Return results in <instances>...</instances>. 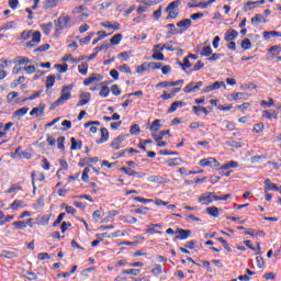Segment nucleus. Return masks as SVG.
<instances>
[{"instance_id": "nucleus-1", "label": "nucleus", "mask_w": 281, "mask_h": 281, "mask_svg": "<svg viewBox=\"0 0 281 281\" xmlns=\"http://www.w3.org/2000/svg\"><path fill=\"white\" fill-rule=\"evenodd\" d=\"M41 32L40 31H23L21 33V41H31L27 42L24 47H26V49H34V47H36L38 45V43H41Z\"/></svg>"}, {"instance_id": "nucleus-2", "label": "nucleus", "mask_w": 281, "mask_h": 281, "mask_svg": "<svg viewBox=\"0 0 281 281\" xmlns=\"http://www.w3.org/2000/svg\"><path fill=\"white\" fill-rule=\"evenodd\" d=\"M74 89L72 85L64 86L61 88L60 97L50 105V111H54L56 106H60V104H65L67 100H71V90Z\"/></svg>"}, {"instance_id": "nucleus-3", "label": "nucleus", "mask_w": 281, "mask_h": 281, "mask_svg": "<svg viewBox=\"0 0 281 281\" xmlns=\"http://www.w3.org/2000/svg\"><path fill=\"white\" fill-rule=\"evenodd\" d=\"M71 27V18L69 15H60L55 20V34L60 35L63 30H69Z\"/></svg>"}, {"instance_id": "nucleus-4", "label": "nucleus", "mask_w": 281, "mask_h": 281, "mask_svg": "<svg viewBox=\"0 0 281 281\" xmlns=\"http://www.w3.org/2000/svg\"><path fill=\"white\" fill-rule=\"evenodd\" d=\"M179 5H181V0H175L167 5L165 9V12L168 14L166 16V21H170L179 16Z\"/></svg>"}, {"instance_id": "nucleus-5", "label": "nucleus", "mask_w": 281, "mask_h": 281, "mask_svg": "<svg viewBox=\"0 0 281 281\" xmlns=\"http://www.w3.org/2000/svg\"><path fill=\"white\" fill-rule=\"evenodd\" d=\"M191 25H192V20L184 19V20L177 23V27H179V30H170L168 32V34H169V36H175L177 34H183V32H188V29Z\"/></svg>"}, {"instance_id": "nucleus-6", "label": "nucleus", "mask_w": 281, "mask_h": 281, "mask_svg": "<svg viewBox=\"0 0 281 281\" xmlns=\"http://www.w3.org/2000/svg\"><path fill=\"white\" fill-rule=\"evenodd\" d=\"M199 166H201L202 168H218L221 166V162H218V160H216V158H203L199 161Z\"/></svg>"}, {"instance_id": "nucleus-7", "label": "nucleus", "mask_w": 281, "mask_h": 281, "mask_svg": "<svg viewBox=\"0 0 281 281\" xmlns=\"http://www.w3.org/2000/svg\"><path fill=\"white\" fill-rule=\"evenodd\" d=\"M221 87H223L224 89H227L225 81H215L214 83L206 86L204 89H202L201 93H212V91H218Z\"/></svg>"}, {"instance_id": "nucleus-8", "label": "nucleus", "mask_w": 281, "mask_h": 281, "mask_svg": "<svg viewBox=\"0 0 281 281\" xmlns=\"http://www.w3.org/2000/svg\"><path fill=\"white\" fill-rule=\"evenodd\" d=\"M216 201V195L213 192H205L202 196L199 198V203L201 205H210Z\"/></svg>"}, {"instance_id": "nucleus-9", "label": "nucleus", "mask_w": 281, "mask_h": 281, "mask_svg": "<svg viewBox=\"0 0 281 281\" xmlns=\"http://www.w3.org/2000/svg\"><path fill=\"white\" fill-rule=\"evenodd\" d=\"M250 95L251 94L247 92H233L227 95V100H229V102L232 101L236 102L238 100H249Z\"/></svg>"}, {"instance_id": "nucleus-10", "label": "nucleus", "mask_w": 281, "mask_h": 281, "mask_svg": "<svg viewBox=\"0 0 281 281\" xmlns=\"http://www.w3.org/2000/svg\"><path fill=\"white\" fill-rule=\"evenodd\" d=\"M201 87H203V81L190 82L183 88V91L184 93H194L199 91Z\"/></svg>"}, {"instance_id": "nucleus-11", "label": "nucleus", "mask_w": 281, "mask_h": 281, "mask_svg": "<svg viewBox=\"0 0 281 281\" xmlns=\"http://www.w3.org/2000/svg\"><path fill=\"white\" fill-rule=\"evenodd\" d=\"M176 234H178L175 237L176 240H188L190 238V236H192V231L183 229V228H177Z\"/></svg>"}, {"instance_id": "nucleus-12", "label": "nucleus", "mask_w": 281, "mask_h": 281, "mask_svg": "<svg viewBox=\"0 0 281 281\" xmlns=\"http://www.w3.org/2000/svg\"><path fill=\"white\" fill-rule=\"evenodd\" d=\"M101 80H104V76L100 74H92L89 78L83 80V85L85 87H89V85H93V82H101Z\"/></svg>"}, {"instance_id": "nucleus-13", "label": "nucleus", "mask_w": 281, "mask_h": 281, "mask_svg": "<svg viewBox=\"0 0 281 281\" xmlns=\"http://www.w3.org/2000/svg\"><path fill=\"white\" fill-rule=\"evenodd\" d=\"M236 38H238V31H236L234 29H229L228 31H226V33L224 35V41H226V43L236 41Z\"/></svg>"}, {"instance_id": "nucleus-14", "label": "nucleus", "mask_w": 281, "mask_h": 281, "mask_svg": "<svg viewBox=\"0 0 281 281\" xmlns=\"http://www.w3.org/2000/svg\"><path fill=\"white\" fill-rule=\"evenodd\" d=\"M265 188L263 191L265 192H270V190H273L274 192H280V188H278V184L271 182V179H266L265 180Z\"/></svg>"}, {"instance_id": "nucleus-15", "label": "nucleus", "mask_w": 281, "mask_h": 281, "mask_svg": "<svg viewBox=\"0 0 281 281\" xmlns=\"http://www.w3.org/2000/svg\"><path fill=\"white\" fill-rule=\"evenodd\" d=\"M30 115H36L37 117H41V115H45V104L40 103L37 108H33L30 112Z\"/></svg>"}, {"instance_id": "nucleus-16", "label": "nucleus", "mask_w": 281, "mask_h": 281, "mask_svg": "<svg viewBox=\"0 0 281 281\" xmlns=\"http://www.w3.org/2000/svg\"><path fill=\"white\" fill-rule=\"evenodd\" d=\"M124 139H126L125 135H119L117 137H115L112 143L110 144V146L114 149V150H120V146H122V142H124Z\"/></svg>"}, {"instance_id": "nucleus-17", "label": "nucleus", "mask_w": 281, "mask_h": 281, "mask_svg": "<svg viewBox=\"0 0 281 281\" xmlns=\"http://www.w3.org/2000/svg\"><path fill=\"white\" fill-rule=\"evenodd\" d=\"M168 168H175L176 166H183V159L181 158H169L165 161Z\"/></svg>"}, {"instance_id": "nucleus-18", "label": "nucleus", "mask_w": 281, "mask_h": 281, "mask_svg": "<svg viewBox=\"0 0 281 281\" xmlns=\"http://www.w3.org/2000/svg\"><path fill=\"white\" fill-rule=\"evenodd\" d=\"M103 49H109V45L102 44L100 46H97L94 48V52L90 56L86 57V60H93V58H97L98 54H100V52H102Z\"/></svg>"}, {"instance_id": "nucleus-19", "label": "nucleus", "mask_w": 281, "mask_h": 281, "mask_svg": "<svg viewBox=\"0 0 281 281\" xmlns=\"http://www.w3.org/2000/svg\"><path fill=\"white\" fill-rule=\"evenodd\" d=\"M157 228H161V224H149L147 229H145V234H159L161 236V231H156Z\"/></svg>"}, {"instance_id": "nucleus-20", "label": "nucleus", "mask_w": 281, "mask_h": 281, "mask_svg": "<svg viewBox=\"0 0 281 281\" xmlns=\"http://www.w3.org/2000/svg\"><path fill=\"white\" fill-rule=\"evenodd\" d=\"M265 41H269L270 38L281 37V32L278 31H265L262 33Z\"/></svg>"}, {"instance_id": "nucleus-21", "label": "nucleus", "mask_w": 281, "mask_h": 281, "mask_svg": "<svg viewBox=\"0 0 281 281\" xmlns=\"http://www.w3.org/2000/svg\"><path fill=\"white\" fill-rule=\"evenodd\" d=\"M183 106H186V102L183 101H175L173 103H171V106L167 110V113H175V111H177V109H183Z\"/></svg>"}, {"instance_id": "nucleus-22", "label": "nucleus", "mask_w": 281, "mask_h": 281, "mask_svg": "<svg viewBox=\"0 0 281 281\" xmlns=\"http://www.w3.org/2000/svg\"><path fill=\"white\" fill-rule=\"evenodd\" d=\"M20 207H27V204L23 202V200H14L10 204V210H12L13 212H16V210H19Z\"/></svg>"}, {"instance_id": "nucleus-23", "label": "nucleus", "mask_w": 281, "mask_h": 281, "mask_svg": "<svg viewBox=\"0 0 281 281\" xmlns=\"http://www.w3.org/2000/svg\"><path fill=\"white\" fill-rule=\"evenodd\" d=\"M60 1H63V0H45L43 8L45 10H54V8H56V5H58V3H60Z\"/></svg>"}, {"instance_id": "nucleus-24", "label": "nucleus", "mask_w": 281, "mask_h": 281, "mask_svg": "<svg viewBox=\"0 0 281 281\" xmlns=\"http://www.w3.org/2000/svg\"><path fill=\"white\" fill-rule=\"evenodd\" d=\"M56 85V75H48L46 77V93Z\"/></svg>"}, {"instance_id": "nucleus-25", "label": "nucleus", "mask_w": 281, "mask_h": 281, "mask_svg": "<svg viewBox=\"0 0 281 281\" xmlns=\"http://www.w3.org/2000/svg\"><path fill=\"white\" fill-rule=\"evenodd\" d=\"M262 117H265L266 120H278V112H276L274 110H265L262 112Z\"/></svg>"}, {"instance_id": "nucleus-26", "label": "nucleus", "mask_w": 281, "mask_h": 281, "mask_svg": "<svg viewBox=\"0 0 281 281\" xmlns=\"http://www.w3.org/2000/svg\"><path fill=\"white\" fill-rule=\"evenodd\" d=\"M70 150H80L82 148V140L76 139V137L70 138Z\"/></svg>"}, {"instance_id": "nucleus-27", "label": "nucleus", "mask_w": 281, "mask_h": 281, "mask_svg": "<svg viewBox=\"0 0 281 281\" xmlns=\"http://www.w3.org/2000/svg\"><path fill=\"white\" fill-rule=\"evenodd\" d=\"M105 142H109V130H106V127H102L101 137L97 140V144H105Z\"/></svg>"}, {"instance_id": "nucleus-28", "label": "nucleus", "mask_w": 281, "mask_h": 281, "mask_svg": "<svg viewBox=\"0 0 281 281\" xmlns=\"http://www.w3.org/2000/svg\"><path fill=\"white\" fill-rule=\"evenodd\" d=\"M218 212H221V209L216 206H210L206 209V214H209V216H212L213 218H218Z\"/></svg>"}, {"instance_id": "nucleus-29", "label": "nucleus", "mask_w": 281, "mask_h": 281, "mask_svg": "<svg viewBox=\"0 0 281 281\" xmlns=\"http://www.w3.org/2000/svg\"><path fill=\"white\" fill-rule=\"evenodd\" d=\"M177 65H179V67H181V69L183 71H186V69H190V67H192V63H190V57H188V56L183 58V63L177 61Z\"/></svg>"}, {"instance_id": "nucleus-30", "label": "nucleus", "mask_w": 281, "mask_h": 281, "mask_svg": "<svg viewBox=\"0 0 281 281\" xmlns=\"http://www.w3.org/2000/svg\"><path fill=\"white\" fill-rule=\"evenodd\" d=\"M245 235L246 236H252V237H255V236L262 237V236H265V233H263V231H257V229H254V228H248L246 231Z\"/></svg>"}, {"instance_id": "nucleus-31", "label": "nucleus", "mask_w": 281, "mask_h": 281, "mask_svg": "<svg viewBox=\"0 0 281 281\" xmlns=\"http://www.w3.org/2000/svg\"><path fill=\"white\" fill-rule=\"evenodd\" d=\"M229 168H238V161L229 160L228 162L221 166V170H229Z\"/></svg>"}, {"instance_id": "nucleus-32", "label": "nucleus", "mask_w": 281, "mask_h": 281, "mask_svg": "<svg viewBox=\"0 0 281 281\" xmlns=\"http://www.w3.org/2000/svg\"><path fill=\"white\" fill-rule=\"evenodd\" d=\"M101 90L99 92V95L101 98H109V93H111V89H109L106 86H104V82L100 83Z\"/></svg>"}, {"instance_id": "nucleus-33", "label": "nucleus", "mask_w": 281, "mask_h": 281, "mask_svg": "<svg viewBox=\"0 0 281 281\" xmlns=\"http://www.w3.org/2000/svg\"><path fill=\"white\" fill-rule=\"evenodd\" d=\"M42 31L45 34V36H49V34L52 33V30L54 27V23L48 22L46 24H42Z\"/></svg>"}, {"instance_id": "nucleus-34", "label": "nucleus", "mask_w": 281, "mask_h": 281, "mask_svg": "<svg viewBox=\"0 0 281 281\" xmlns=\"http://www.w3.org/2000/svg\"><path fill=\"white\" fill-rule=\"evenodd\" d=\"M54 69H57L59 71V74H67V71H69V65L55 64Z\"/></svg>"}, {"instance_id": "nucleus-35", "label": "nucleus", "mask_w": 281, "mask_h": 281, "mask_svg": "<svg viewBox=\"0 0 281 281\" xmlns=\"http://www.w3.org/2000/svg\"><path fill=\"white\" fill-rule=\"evenodd\" d=\"M122 276H134L137 277L139 276V273H142V270L139 269H127V270H123Z\"/></svg>"}, {"instance_id": "nucleus-36", "label": "nucleus", "mask_w": 281, "mask_h": 281, "mask_svg": "<svg viewBox=\"0 0 281 281\" xmlns=\"http://www.w3.org/2000/svg\"><path fill=\"white\" fill-rule=\"evenodd\" d=\"M78 71L81 76H87L89 74V64L82 63L78 66Z\"/></svg>"}, {"instance_id": "nucleus-37", "label": "nucleus", "mask_w": 281, "mask_h": 281, "mask_svg": "<svg viewBox=\"0 0 281 281\" xmlns=\"http://www.w3.org/2000/svg\"><path fill=\"white\" fill-rule=\"evenodd\" d=\"M1 257L2 258H8L9 260H12L16 258V252L11 251V250H2L1 251Z\"/></svg>"}, {"instance_id": "nucleus-38", "label": "nucleus", "mask_w": 281, "mask_h": 281, "mask_svg": "<svg viewBox=\"0 0 281 281\" xmlns=\"http://www.w3.org/2000/svg\"><path fill=\"white\" fill-rule=\"evenodd\" d=\"M159 128H161V120L156 119L153 121L151 125L149 126V131L157 132L159 131Z\"/></svg>"}, {"instance_id": "nucleus-39", "label": "nucleus", "mask_w": 281, "mask_h": 281, "mask_svg": "<svg viewBox=\"0 0 281 281\" xmlns=\"http://www.w3.org/2000/svg\"><path fill=\"white\" fill-rule=\"evenodd\" d=\"M256 8H258V3H256V1L255 2L248 1L244 5L243 10H244V12H249L251 10H256Z\"/></svg>"}, {"instance_id": "nucleus-40", "label": "nucleus", "mask_w": 281, "mask_h": 281, "mask_svg": "<svg viewBox=\"0 0 281 281\" xmlns=\"http://www.w3.org/2000/svg\"><path fill=\"white\" fill-rule=\"evenodd\" d=\"M250 21H251V25H258L259 23H267V20L262 21V14H256L255 16L251 18Z\"/></svg>"}, {"instance_id": "nucleus-41", "label": "nucleus", "mask_w": 281, "mask_h": 281, "mask_svg": "<svg viewBox=\"0 0 281 281\" xmlns=\"http://www.w3.org/2000/svg\"><path fill=\"white\" fill-rule=\"evenodd\" d=\"M93 36H95V32L89 33L86 37L81 38L79 41V43H81V45H89V43H91V38H93Z\"/></svg>"}, {"instance_id": "nucleus-42", "label": "nucleus", "mask_w": 281, "mask_h": 281, "mask_svg": "<svg viewBox=\"0 0 281 281\" xmlns=\"http://www.w3.org/2000/svg\"><path fill=\"white\" fill-rule=\"evenodd\" d=\"M226 146H229L231 148H243V142H240V140H227Z\"/></svg>"}, {"instance_id": "nucleus-43", "label": "nucleus", "mask_w": 281, "mask_h": 281, "mask_svg": "<svg viewBox=\"0 0 281 281\" xmlns=\"http://www.w3.org/2000/svg\"><path fill=\"white\" fill-rule=\"evenodd\" d=\"M18 98H19V92L16 91H12L7 95L8 102H19Z\"/></svg>"}, {"instance_id": "nucleus-44", "label": "nucleus", "mask_w": 281, "mask_h": 281, "mask_svg": "<svg viewBox=\"0 0 281 281\" xmlns=\"http://www.w3.org/2000/svg\"><path fill=\"white\" fill-rule=\"evenodd\" d=\"M12 225L15 229H25L27 227V224L24 221H15Z\"/></svg>"}, {"instance_id": "nucleus-45", "label": "nucleus", "mask_w": 281, "mask_h": 281, "mask_svg": "<svg viewBox=\"0 0 281 281\" xmlns=\"http://www.w3.org/2000/svg\"><path fill=\"white\" fill-rule=\"evenodd\" d=\"M27 111H30V108L23 106V108L16 110V111L14 112V115H15L16 117H23V115H27Z\"/></svg>"}, {"instance_id": "nucleus-46", "label": "nucleus", "mask_w": 281, "mask_h": 281, "mask_svg": "<svg viewBox=\"0 0 281 281\" xmlns=\"http://www.w3.org/2000/svg\"><path fill=\"white\" fill-rule=\"evenodd\" d=\"M217 240H218V243H221L223 245L224 249L226 251H228V254H232V247H229V243H227V240H225V238L218 237Z\"/></svg>"}, {"instance_id": "nucleus-47", "label": "nucleus", "mask_w": 281, "mask_h": 281, "mask_svg": "<svg viewBox=\"0 0 281 281\" xmlns=\"http://www.w3.org/2000/svg\"><path fill=\"white\" fill-rule=\"evenodd\" d=\"M119 71H122L123 74H127L128 76H133V71L131 70V67H128V65L126 64L119 66Z\"/></svg>"}, {"instance_id": "nucleus-48", "label": "nucleus", "mask_w": 281, "mask_h": 281, "mask_svg": "<svg viewBox=\"0 0 281 281\" xmlns=\"http://www.w3.org/2000/svg\"><path fill=\"white\" fill-rule=\"evenodd\" d=\"M166 47H171V49H167V52H177L179 49V43L170 41L166 44Z\"/></svg>"}, {"instance_id": "nucleus-49", "label": "nucleus", "mask_w": 281, "mask_h": 281, "mask_svg": "<svg viewBox=\"0 0 281 281\" xmlns=\"http://www.w3.org/2000/svg\"><path fill=\"white\" fill-rule=\"evenodd\" d=\"M200 56L209 57L212 56V46H203Z\"/></svg>"}, {"instance_id": "nucleus-50", "label": "nucleus", "mask_w": 281, "mask_h": 281, "mask_svg": "<svg viewBox=\"0 0 281 281\" xmlns=\"http://www.w3.org/2000/svg\"><path fill=\"white\" fill-rule=\"evenodd\" d=\"M150 273H153V276H161V273H164V267L156 265V267L150 270Z\"/></svg>"}, {"instance_id": "nucleus-51", "label": "nucleus", "mask_w": 281, "mask_h": 281, "mask_svg": "<svg viewBox=\"0 0 281 281\" xmlns=\"http://www.w3.org/2000/svg\"><path fill=\"white\" fill-rule=\"evenodd\" d=\"M132 199L133 201H137V203H153V199H145V198H142V196H135V195H132Z\"/></svg>"}, {"instance_id": "nucleus-52", "label": "nucleus", "mask_w": 281, "mask_h": 281, "mask_svg": "<svg viewBox=\"0 0 281 281\" xmlns=\"http://www.w3.org/2000/svg\"><path fill=\"white\" fill-rule=\"evenodd\" d=\"M110 43L111 45H120V43H122V34H115L114 36H112Z\"/></svg>"}, {"instance_id": "nucleus-53", "label": "nucleus", "mask_w": 281, "mask_h": 281, "mask_svg": "<svg viewBox=\"0 0 281 281\" xmlns=\"http://www.w3.org/2000/svg\"><path fill=\"white\" fill-rule=\"evenodd\" d=\"M151 58L154 60H166V56L161 52L154 50V54L151 55Z\"/></svg>"}, {"instance_id": "nucleus-54", "label": "nucleus", "mask_w": 281, "mask_h": 281, "mask_svg": "<svg viewBox=\"0 0 281 281\" xmlns=\"http://www.w3.org/2000/svg\"><path fill=\"white\" fill-rule=\"evenodd\" d=\"M121 172H124V175H127V177H135V170L128 167H121Z\"/></svg>"}, {"instance_id": "nucleus-55", "label": "nucleus", "mask_w": 281, "mask_h": 281, "mask_svg": "<svg viewBox=\"0 0 281 281\" xmlns=\"http://www.w3.org/2000/svg\"><path fill=\"white\" fill-rule=\"evenodd\" d=\"M241 49L249 50L251 49V40L245 38L241 41Z\"/></svg>"}, {"instance_id": "nucleus-56", "label": "nucleus", "mask_w": 281, "mask_h": 281, "mask_svg": "<svg viewBox=\"0 0 281 281\" xmlns=\"http://www.w3.org/2000/svg\"><path fill=\"white\" fill-rule=\"evenodd\" d=\"M265 131V123L260 122L254 125L252 133H262Z\"/></svg>"}, {"instance_id": "nucleus-57", "label": "nucleus", "mask_w": 281, "mask_h": 281, "mask_svg": "<svg viewBox=\"0 0 281 281\" xmlns=\"http://www.w3.org/2000/svg\"><path fill=\"white\" fill-rule=\"evenodd\" d=\"M85 98L83 100H80L78 103H77V106H85V104H89V100H91V93H86L85 94Z\"/></svg>"}, {"instance_id": "nucleus-58", "label": "nucleus", "mask_w": 281, "mask_h": 281, "mask_svg": "<svg viewBox=\"0 0 281 281\" xmlns=\"http://www.w3.org/2000/svg\"><path fill=\"white\" fill-rule=\"evenodd\" d=\"M144 71H148V63H143L136 67V74H144Z\"/></svg>"}, {"instance_id": "nucleus-59", "label": "nucleus", "mask_w": 281, "mask_h": 281, "mask_svg": "<svg viewBox=\"0 0 281 281\" xmlns=\"http://www.w3.org/2000/svg\"><path fill=\"white\" fill-rule=\"evenodd\" d=\"M49 44H43L41 46H38L37 48H35L33 50L34 54H38V53H43V52H47V49H49Z\"/></svg>"}, {"instance_id": "nucleus-60", "label": "nucleus", "mask_w": 281, "mask_h": 281, "mask_svg": "<svg viewBox=\"0 0 281 281\" xmlns=\"http://www.w3.org/2000/svg\"><path fill=\"white\" fill-rule=\"evenodd\" d=\"M131 135H139L142 133V130L139 128L138 124H134L130 127Z\"/></svg>"}, {"instance_id": "nucleus-61", "label": "nucleus", "mask_w": 281, "mask_h": 281, "mask_svg": "<svg viewBox=\"0 0 281 281\" xmlns=\"http://www.w3.org/2000/svg\"><path fill=\"white\" fill-rule=\"evenodd\" d=\"M223 56H225V55L224 54H218V53L211 54V56L207 58V60L210 63H214L215 60H221V58H223Z\"/></svg>"}, {"instance_id": "nucleus-62", "label": "nucleus", "mask_w": 281, "mask_h": 281, "mask_svg": "<svg viewBox=\"0 0 281 281\" xmlns=\"http://www.w3.org/2000/svg\"><path fill=\"white\" fill-rule=\"evenodd\" d=\"M56 142H57V148L59 150H65V136H59Z\"/></svg>"}, {"instance_id": "nucleus-63", "label": "nucleus", "mask_w": 281, "mask_h": 281, "mask_svg": "<svg viewBox=\"0 0 281 281\" xmlns=\"http://www.w3.org/2000/svg\"><path fill=\"white\" fill-rule=\"evenodd\" d=\"M61 131H70L71 130V121L65 120L61 122Z\"/></svg>"}, {"instance_id": "nucleus-64", "label": "nucleus", "mask_w": 281, "mask_h": 281, "mask_svg": "<svg viewBox=\"0 0 281 281\" xmlns=\"http://www.w3.org/2000/svg\"><path fill=\"white\" fill-rule=\"evenodd\" d=\"M111 91H112L113 95H115V97L122 95V90L120 89V86H117V85H113L111 87Z\"/></svg>"}]
</instances>
